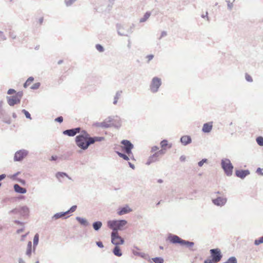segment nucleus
Returning a JSON list of instances; mask_svg holds the SVG:
<instances>
[{"label": "nucleus", "mask_w": 263, "mask_h": 263, "mask_svg": "<svg viewBox=\"0 0 263 263\" xmlns=\"http://www.w3.org/2000/svg\"><path fill=\"white\" fill-rule=\"evenodd\" d=\"M90 135L85 130H82L80 134L75 138L77 146L83 151L86 150L90 145L89 141Z\"/></svg>", "instance_id": "f257e3e1"}, {"label": "nucleus", "mask_w": 263, "mask_h": 263, "mask_svg": "<svg viewBox=\"0 0 263 263\" xmlns=\"http://www.w3.org/2000/svg\"><path fill=\"white\" fill-rule=\"evenodd\" d=\"M127 223V221L124 219L120 220H111L107 221V226L112 230L111 233V235L114 233L119 235L118 231H121L123 229Z\"/></svg>", "instance_id": "f03ea898"}, {"label": "nucleus", "mask_w": 263, "mask_h": 263, "mask_svg": "<svg viewBox=\"0 0 263 263\" xmlns=\"http://www.w3.org/2000/svg\"><path fill=\"white\" fill-rule=\"evenodd\" d=\"M111 242L115 246L112 250L113 254L116 256L121 257L122 255V253L119 245H123L124 243V239L120 236L113 233L111 235Z\"/></svg>", "instance_id": "7ed1b4c3"}, {"label": "nucleus", "mask_w": 263, "mask_h": 263, "mask_svg": "<svg viewBox=\"0 0 263 263\" xmlns=\"http://www.w3.org/2000/svg\"><path fill=\"white\" fill-rule=\"evenodd\" d=\"M221 166L227 176H231L232 175L234 166L229 159H222L221 160Z\"/></svg>", "instance_id": "20e7f679"}, {"label": "nucleus", "mask_w": 263, "mask_h": 263, "mask_svg": "<svg viewBox=\"0 0 263 263\" xmlns=\"http://www.w3.org/2000/svg\"><path fill=\"white\" fill-rule=\"evenodd\" d=\"M116 27L118 33L119 35L128 36L129 34L132 33L133 29L134 28L135 26L134 24H133L131 26L128 27L126 25L117 24Z\"/></svg>", "instance_id": "39448f33"}, {"label": "nucleus", "mask_w": 263, "mask_h": 263, "mask_svg": "<svg viewBox=\"0 0 263 263\" xmlns=\"http://www.w3.org/2000/svg\"><path fill=\"white\" fill-rule=\"evenodd\" d=\"M161 85V79L157 77H155L152 79L149 89L152 93H156L159 91Z\"/></svg>", "instance_id": "423d86ee"}, {"label": "nucleus", "mask_w": 263, "mask_h": 263, "mask_svg": "<svg viewBox=\"0 0 263 263\" xmlns=\"http://www.w3.org/2000/svg\"><path fill=\"white\" fill-rule=\"evenodd\" d=\"M122 150L127 155H132V149L134 145L128 140H123L121 141Z\"/></svg>", "instance_id": "0eeeda50"}, {"label": "nucleus", "mask_w": 263, "mask_h": 263, "mask_svg": "<svg viewBox=\"0 0 263 263\" xmlns=\"http://www.w3.org/2000/svg\"><path fill=\"white\" fill-rule=\"evenodd\" d=\"M211 258L216 262H218L222 258V254L219 248L212 249L210 250Z\"/></svg>", "instance_id": "6e6552de"}, {"label": "nucleus", "mask_w": 263, "mask_h": 263, "mask_svg": "<svg viewBox=\"0 0 263 263\" xmlns=\"http://www.w3.org/2000/svg\"><path fill=\"white\" fill-rule=\"evenodd\" d=\"M29 154V152L25 149L16 151L14 156V161H21Z\"/></svg>", "instance_id": "1a4fd4ad"}, {"label": "nucleus", "mask_w": 263, "mask_h": 263, "mask_svg": "<svg viewBox=\"0 0 263 263\" xmlns=\"http://www.w3.org/2000/svg\"><path fill=\"white\" fill-rule=\"evenodd\" d=\"M111 120V126L115 128L119 129L122 126V120L121 118L117 116H109Z\"/></svg>", "instance_id": "9d476101"}, {"label": "nucleus", "mask_w": 263, "mask_h": 263, "mask_svg": "<svg viewBox=\"0 0 263 263\" xmlns=\"http://www.w3.org/2000/svg\"><path fill=\"white\" fill-rule=\"evenodd\" d=\"M167 240H168L171 243L173 244H179L181 246L182 245L183 240L180 237H179L178 236L173 234H169L167 236Z\"/></svg>", "instance_id": "9b49d317"}, {"label": "nucleus", "mask_w": 263, "mask_h": 263, "mask_svg": "<svg viewBox=\"0 0 263 263\" xmlns=\"http://www.w3.org/2000/svg\"><path fill=\"white\" fill-rule=\"evenodd\" d=\"M81 129H82L81 127H78L76 128L65 130L63 132V134L69 137H73L77 134L80 133L82 131Z\"/></svg>", "instance_id": "f8f14e48"}, {"label": "nucleus", "mask_w": 263, "mask_h": 263, "mask_svg": "<svg viewBox=\"0 0 263 263\" xmlns=\"http://www.w3.org/2000/svg\"><path fill=\"white\" fill-rule=\"evenodd\" d=\"M227 201V198L225 197L219 196L212 199L213 203L218 206H222L226 204Z\"/></svg>", "instance_id": "ddd939ff"}, {"label": "nucleus", "mask_w": 263, "mask_h": 263, "mask_svg": "<svg viewBox=\"0 0 263 263\" xmlns=\"http://www.w3.org/2000/svg\"><path fill=\"white\" fill-rule=\"evenodd\" d=\"M133 210L127 205L126 204L123 207H120L118 209L117 214L119 215H123L131 212Z\"/></svg>", "instance_id": "4468645a"}, {"label": "nucleus", "mask_w": 263, "mask_h": 263, "mask_svg": "<svg viewBox=\"0 0 263 263\" xmlns=\"http://www.w3.org/2000/svg\"><path fill=\"white\" fill-rule=\"evenodd\" d=\"M6 99L8 104L10 106H13L15 104H19L21 102L19 98H17L15 96H13L12 97L7 96Z\"/></svg>", "instance_id": "2eb2a0df"}, {"label": "nucleus", "mask_w": 263, "mask_h": 263, "mask_svg": "<svg viewBox=\"0 0 263 263\" xmlns=\"http://www.w3.org/2000/svg\"><path fill=\"white\" fill-rule=\"evenodd\" d=\"M250 172L248 170H237L235 171V175L237 177L242 179L250 174Z\"/></svg>", "instance_id": "dca6fc26"}, {"label": "nucleus", "mask_w": 263, "mask_h": 263, "mask_svg": "<svg viewBox=\"0 0 263 263\" xmlns=\"http://www.w3.org/2000/svg\"><path fill=\"white\" fill-rule=\"evenodd\" d=\"M192 138L190 136L184 135L180 139V141L184 146L187 145L192 143Z\"/></svg>", "instance_id": "f3484780"}, {"label": "nucleus", "mask_w": 263, "mask_h": 263, "mask_svg": "<svg viewBox=\"0 0 263 263\" xmlns=\"http://www.w3.org/2000/svg\"><path fill=\"white\" fill-rule=\"evenodd\" d=\"M213 128V123L212 122H207L203 124L202 132L204 133H209L211 132Z\"/></svg>", "instance_id": "a211bd4d"}, {"label": "nucleus", "mask_w": 263, "mask_h": 263, "mask_svg": "<svg viewBox=\"0 0 263 263\" xmlns=\"http://www.w3.org/2000/svg\"><path fill=\"white\" fill-rule=\"evenodd\" d=\"M67 214L66 212L57 213L52 216L51 219L52 220H54L58 219L59 218L66 219L69 217V216H66Z\"/></svg>", "instance_id": "6ab92c4d"}, {"label": "nucleus", "mask_w": 263, "mask_h": 263, "mask_svg": "<svg viewBox=\"0 0 263 263\" xmlns=\"http://www.w3.org/2000/svg\"><path fill=\"white\" fill-rule=\"evenodd\" d=\"M159 161V158H158V157L157 156V154H156V153H155L154 154H153V155H151L146 162V164L147 165H150L151 164H152V163H154L155 162H157Z\"/></svg>", "instance_id": "aec40b11"}, {"label": "nucleus", "mask_w": 263, "mask_h": 263, "mask_svg": "<svg viewBox=\"0 0 263 263\" xmlns=\"http://www.w3.org/2000/svg\"><path fill=\"white\" fill-rule=\"evenodd\" d=\"M111 118L108 116L103 122H102V128L106 129L111 127Z\"/></svg>", "instance_id": "412c9836"}, {"label": "nucleus", "mask_w": 263, "mask_h": 263, "mask_svg": "<svg viewBox=\"0 0 263 263\" xmlns=\"http://www.w3.org/2000/svg\"><path fill=\"white\" fill-rule=\"evenodd\" d=\"M13 189L14 191L17 193L25 194L27 192V190L25 188L21 187L18 184H15Z\"/></svg>", "instance_id": "4be33fe9"}, {"label": "nucleus", "mask_w": 263, "mask_h": 263, "mask_svg": "<svg viewBox=\"0 0 263 263\" xmlns=\"http://www.w3.org/2000/svg\"><path fill=\"white\" fill-rule=\"evenodd\" d=\"M123 93L122 90H119L116 91L114 98L113 104L117 105L118 100L121 97Z\"/></svg>", "instance_id": "5701e85b"}, {"label": "nucleus", "mask_w": 263, "mask_h": 263, "mask_svg": "<svg viewBox=\"0 0 263 263\" xmlns=\"http://www.w3.org/2000/svg\"><path fill=\"white\" fill-rule=\"evenodd\" d=\"M116 154L121 158H123L125 160H129V158L133 157V155H127L126 153H123L118 151L116 152Z\"/></svg>", "instance_id": "b1692460"}, {"label": "nucleus", "mask_w": 263, "mask_h": 263, "mask_svg": "<svg viewBox=\"0 0 263 263\" xmlns=\"http://www.w3.org/2000/svg\"><path fill=\"white\" fill-rule=\"evenodd\" d=\"M104 140V137H91L90 136L89 141L90 145L95 143L96 142H100Z\"/></svg>", "instance_id": "393cba45"}, {"label": "nucleus", "mask_w": 263, "mask_h": 263, "mask_svg": "<svg viewBox=\"0 0 263 263\" xmlns=\"http://www.w3.org/2000/svg\"><path fill=\"white\" fill-rule=\"evenodd\" d=\"M29 209L27 206H23L20 208V214L22 216L28 215Z\"/></svg>", "instance_id": "a878e982"}, {"label": "nucleus", "mask_w": 263, "mask_h": 263, "mask_svg": "<svg viewBox=\"0 0 263 263\" xmlns=\"http://www.w3.org/2000/svg\"><path fill=\"white\" fill-rule=\"evenodd\" d=\"M182 246H185L187 248H189L190 250L193 251L194 250L192 249V248L194 246V242L193 241H190L188 240H183V242L182 243Z\"/></svg>", "instance_id": "bb28decb"}, {"label": "nucleus", "mask_w": 263, "mask_h": 263, "mask_svg": "<svg viewBox=\"0 0 263 263\" xmlns=\"http://www.w3.org/2000/svg\"><path fill=\"white\" fill-rule=\"evenodd\" d=\"M76 219L83 226L87 227L89 225L88 221L84 218L78 216L76 217Z\"/></svg>", "instance_id": "cd10ccee"}, {"label": "nucleus", "mask_w": 263, "mask_h": 263, "mask_svg": "<svg viewBox=\"0 0 263 263\" xmlns=\"http://www.w3.org/2000/svg\"><path fill=\"white\" fill-rule=\"evenodd\" d=\"M39 234L36 233L35 234L33 237V252H34L36 247L37 246L39 243Z\"/></svg>", "instance_id": "c85d7f7f"}, {"label": "nucleus", "mask_w": 263, "mask_h": 263, "mask_svg": "<svg viewBox=\"0 0 263 263\" xmlns=\"http://www.w3.org/2000/svg\"><path fill=\"white\" fill-rule=\"evenodd\" d=\"M92 228L94 230L98 231L102 226V222L100 221H97L92 223Z\"/></svg>", "instance_id": "c756f323"}, {"label": "nucleus", "mask_w": 263, "mask_h": 263, "mask_svg": "<svg viewBox=\"0 0 263 263\" xmlns=\"http://www.w3.org/2000/svg\"><path fill=\"white\" fill-rule=\"evenodd\" d=\"M64 177H66L67 178H68L69 179L71 180V178L70 177H69L67 174H66V173H64V172H58L57 174H56V177L58 179H60L61 178H63Z\"/></svg>", "instance_id": "7c9ffc66"}, {"label": "nucleus", "mask_w": 263, "mask_h": 263, "mask_svg": "<svg viewBox=\"0 0 263 263\" xmlns=\"http://www.w3.org/2000/svg\"><path fill=\"white\" fill-rule=\"evenodd\" d=\"M32 253V242L31 241H29L27 244V248L26 252V254L29 257L31 256Z\"/></svg>", "instance_id": "2f4dec72"}, {"label": "nucleus", "mask_w": 263, "mask_h": 263, "mask_svg": "<svg viewBox=\"0 0 263 263\" xmlns=\"http://www.w3.org/2000/svg\"><path fill=\"white\" fill-rule=\"evenodd\" d=\"M151 15V13L149 11H147L144 15H143V17L141 18L140 20V23H143L146 22L148 18L149 17V16Z\"/></svg>", "instance_id": "473e14b6"}, {"label": "nucleus", "mask_w": 263, "mask_h": 263, "mask_svg": "<svg viewBox=\"0 0 263 263\" xmlns=\"http://www.w3.org/2000/svg\"><path fill=\"white\" fill-rule=\"evenodd\" d=\"M0 119H2L3 122L8 124L11 123V120L9 117H5L3 116H0Z\"/></svg>", "instance_id": "72a5a7b5"}, {"label": "nucleus", "mask_w": 263, "mask_h": 263, "mask_svg": "<svg viewBox=\"0 0 263 263\" xmlns=\"http://www.w3.org/2000/svg\"><path fill=\"white\" fill-rule=\"evenodd\" d=\"M161 147L163 149H166V147L168 145V141L166 139H164L160 142Z\"/></svg>", "instance_id": "f704fd0d"}, {"label": "nucleus", "mask_w": 263, "mask_h": 263, "mask_svg": "<svg viewBox=\"0 0 263 263\" xmlns=\"http://www.w3.org/2000/svg\"><path fill=\"white\" fill-rule=\"evenodd\" d=\"M223 263H237V260L235 257L232 256Z\"/></svg>", "instance_id": "c9c22d12"}, {"label": "nucleus", "mask_w": 263, "mask_h": 263, "mask_svg": "<svg viewBox=\"0 0 263 263\" xmlns=\"http://www.w3.org/2000/svg\"><path fill=\"white\" fill-rule=\"evenodd\" d=\"M34 80V78L32 77H30L29 78H28V79L27 80V81H26V82L24 84V87L25 88H27V86L31 83Z\"/></svg>", "instance_id": "e433bc0d"}, {"label": "nucleus", "mask_w": 263, "mask_h": 263, "mask_svg": "<svg viewBox=\"0 0 263 263\" xmlns=\"http://www.w3.org/2000/svg\"><path fill=\"white\" fill-rule=\"evenodd\" d=\"M152 260L155 263H163L164 262L163 258L160 257L153 258Z\"/></svg>", "instance_id": "4c0bfd02"}, {"label": "nucleus", "mask_w": 263, "mask_h": 263, "mask_svg": "<svg viewBox=\"0 0 263 263\" xmlns=\"http://www.w3.org/2000/svg\"><path fill=\"white\" fill-rule=\"evenodd\" d=\"M256 141L258 145L260 146H263V137L258 136L256 138Z\"/></svg>", "instance_id": "58836bf2"}, {"label": "nucleus", "mask_w": 263, "mask_h": 263, "mask_svg": "<svg viewBox=\"0 0 263 263\" xmlns=\"http://www.w3.org/2000/svg\"><path fill=\"white\" fill-rule=\"evenodd\" d=\"M95 47L96 49L100 52H103L104 51L105 49L103 46L99 44H97L96 45Z\"/></svg>", "instance_id": "ea45409f"}, {"label": "nucleus", "mask_w": 263, "mask_h": 263, "mask_svg": "<svg viewBox=\"0 0 263 263\" xmlns=\"http://www.w3.org/2000/svg\"><path fill=\"white\" fill-rule=\"evenodd\" d=\"M77 0H65L64 3L67 7L71 6Z\"/></svg>", "instance_id": "a19ab883"}, {"label": "nucleus", "mask_w": 263, "mask_h": 263, "mask_svg": "<svg viewBox=\"0 0 263 263\" xmlns=\"http://www.w3.org/2000/svg\"><path fill=\"white\" fill-rule=\"evenodd\" d=\"M22 112L25 115L26 118L29 119L30 120L31 119V115H30V113L27 110L24 109L22 110Z\"/></svg>", "instance_id": "79ce46f5"}, {"label": "nucleus", "mask_w": 263, "mask_h": 263, "mask_svg": "<svg viewBox=\"0 0 263 263\" xmlns=\"http://www.w3.org/2000/svg\"><path fill=\"white\" fill-rule=\"evenodd\" d=\"M77 208V206L76 205H72L68 211H66L67 214H69L72 212H74Z\"/></svg>", "instance_id": "37998d69"}, {"label": "nucleus", "mask_w": 263, "mask_h": 263, "mask_svg": "<svg viewBox=\"0 0 263 263\" xmlns=\"http://www.w3.org/2000/svg\"><path fill=\"white\" fill-rule=\"evenodd\" d=\"M208 161V159L206 158L202 159L201 161L198 162V165L199 167H201L204 163H207Z\"/></svg>", "instance_id": "c03bdc74"}, {"label": "nucleus", "mask_w": 263, "mask_h": 263, "mask_svg": "<svg viewBox=\"0 0 263 263\" xmlns=\"http://www.w3.org/2000/svg\"><path fill=\"white\" fill-rule=\"evenodd\" d=\"M262 237H260L258 239H255L254 240V245L255 246H258L260 243H262L263 242H262Z\"/></svg>", "instance_id": "a18cd8bd"}, {"label": "nucleus", "mask_w": 263, "mask_h": 263, "mask_svg": "<svg viewBox=\"0 0 263 263\" xmlns=\"http://www.w3.org/2000/svg\"><path fill=\"white\" fill-rule=\"evenodd\" d=\"M41 85V83L39 82L34 83L31 87V89H37Z\"/></svg>", "instance_id": "49530a36"}, {"label": "nucleus", "mask_w": 263, "mask_h": 263, "mask_svg": "<svg viewBox=\"0 0 263 263\" xmlns=\"http://www.w3.org/2000/svg\"><path fill=\"white\" fill-rule=\"evenodd\" d=\"M165 150L166 149H163L162 148L161 149L158 150L157 152L155 153L156 154H157V156L159 157L160 155H163L165 153Z\"/></svg>", "instance_id": "de8ad7c7"}, {"label": "nucleus", "mask_w": 263, "mask_h": 263, "mask_svg": "<svg viewBox=\"0 0 263 263\" xmlns=\"http://www.w3.org/2000/svg\"><path fill=\"white\" fill-rule=\"evenodd\" d=\"M245 78L248 82H252L253 81V79L251 76L247 73L246 74Z\"/></svg>", "instance_id": "09e8293b"}, {"label": "nucleus", "mask_w": 263, "mask_h": 263, "mask_svg": "<svg viewBox=\"0 0 263 263\" xmlns=\"http://www.w3.org/2000/svg\"><path fill=\"white\" fill-rule=\"evenodd\" d=\"M9 213H11V214H20V208L19 209L15 208V209H14L11 210L9 212Z\"/></svg>", "instance_id": "8fccbe9b"}, {"label": "nucleus", "mask_w": 263, "mask_h": 263, "mask_svg": "<svg viewBox=\"0 0 263 263\" xmlns=\"http://www.w3.org/2000/svg\"><path fill=\"white\" fill-rule=\"evenodd\" d=\"M134 253L135 255L141 256V257L144 258H145L146 255L145 253H141V252H134Z\"/></svg>", "instance_id": "3c124183"}, {"label": "nucleus", "mask_w": 263, "mask_h": 263, "mask_svg": "<svg viewBox=\"0 0 263 263\" xmlns=\"http://www.w3.org/2000/svg\"><path fill=\"white\" fill-rule=\"evenodd\" d=\"M3 104V101H0V116H3V115H4V111H3V110L2 108Z\"/></svg>", "instance_id": "603ef678"}, {"label": "nucleus", "mask_w": 263, "mask_h": 263, "mask_svg": "<svg viewBox=\"0 0 263 263\" xmlns=\"http://www.w3.org/2000/svg\"><path fill=\"white\" fill-rule=\"evenodd\" d=\"M54 120L55 122L62 123L63 121V118L62 116H59Z\"/></svg>", "instance_id": "864d4df0"}, {"label": "nucleus", "mask_w": 263, "mask_h": 263, "mask_svg": "<svg viewBox=\"0 0 263 263\" xmlns=\"http://www.w3.org/2000/svg\"><path fill=\"white\" fill-rule=\"evenodd\" d=\"M23 93L22 91H19L16 93V94L15 95V97H16L17 98H19L20 100L21 101L22 97H23Z\"/></svg>", "instance_id": "5fc2aeb1"}, {"label": "nucleus", "mask_w": 263, "mask_h": 263, "mask_svg": "<svg viewBox=\"0 0 263 263\" xmlns=\"http://www.w3.org/2000/svg\"><path fill=\"white\" fill-rule=\"evenodd\" d=\"M93 126L96 127L102 128V122H96L93 123Z\"/></svg>", "instance_id": "6e6d98bb"}, {"label": "nucleus", "mask_w": 263, "mask_h": 263, "mask_svg": "<svg viewBox=\"0 0 263 263\" xmlns=\"http://www.w3.org/2000/svg\"><path fill=\"white\" fill-rule=\"evenodd\" d=\"M159 148L158 146H153L152 148H151V152L153 153V152H157L158 150H159Z\"/></svg>", "instance_id": "4d7b16f0"}, {"label": "nucleus", "mask_w": 263, "mask_h": 263, "mask_svg": "<svg viewBox=\"0 0 263 263\" xmlns=\"http://www.w3.org/2000/svg\"><path fill=\"white\" fill-rule=\"evenodd\" d=\"M96 245H97L98 247H99V248H103L104 247V245H103V244L102 242V241H97V242H96Z\"/></svg>", "instance_id": "13d9d810"}, {"label": "nucleus", "mask_w": 263, "mask_h": 263, "mask_svg": "<svg viewBox=\"0 0 263 263\" xmlns=\"http://www.w3.org/2000/svg\"><path fill=\"white\" fill-rule=\"evenodd\" d=\"M204 263H216L215 261H214L212 258L211 259H206L204 261Z\"/></svg>", "instance_id": "bf43d9fd"}, {"label": "nucleus", "mask_w": 263, "mask_h": 263, "mask_svg": "<svg viewBox=\"0 0 263 263\" xmlns=\"http://www.w3.org/2000/svg\"><path fill=\"white\" fill-rule=\"evenodd\" d=\"M15 92H16V91L14 89H12V88L9 89L7 91V93L8 95H12Z\"/></svg>", "instance_id": "052dcab7"}, {"label": "nucleus", "mask_w": 263, "mask_h": 263, "mask_svg": "<svg viewBox=\"0 0 263 263\" xmlns=\"http://www.w3.org/2000/svg\"><path fill=\"white\" fill-rule=\"evenodd\" d=\"M0 39L2 40H6V37H5V35L4 34L3 32L1 31H0Z\"/></svg>", "instance_id": "680f3d73"}, {"label": "nucleus", "mask_w": 263, "mask_h": 263, "mask_svg": "<svg viewBox=\"0 0 263 263\" xmlns=\"http://www.w3.org/2000/svg\"><path fill=\"white\" fill-rule=\"evenodd\" d=\"M17 180L22 184H23L24 185L26 184V181H25V180L19 178V179H17Z\"/></svg>", "instance_id": "e2e57ef3"}, {"label": "nucleus", "mask_w": 263, "mask_h": 263, "mask_svg": "<svg viewBox=\"0 0 263 263\" xmlns=\"http://www.w3.org/2000/svg\"><path fill=\"white\" fill-rule=\"evenodd\" d=\"M262 169L260 167L257 168L256 170V173L260 174L261 176H263V172H262Z\"/></svg>", "instance_id": "0e129e2a"}, {"label": "nucleus", "mask_w": 263, "mask_h": 263, "mask_svg": "<svg viewBox=\"0 0 263 263\" xmlns=\"http://www.w3.org/2000/svg\"><path fill=\"white\" fill-rule=\"evenodd\" d=\"M179 159H180V161L184 162L186 160V157L184 155H182L180 157Z\"/></svg>", "instance_id": "69168bd1"}, {"label": "nucleus", "mask_w": 263, "mask_h": 263, "mask_svg": "<svg viewBox=\"0 0 263 263\" xmlns=\"http://www.w3.org/2000/svg\"><path fill=\"white\" fill-rule=\"evenodd\" d=\"M146 58L148 59V62H149L151 60H152L154 58V55L149 54L146 57Z\"/></svg>", "instance_id": "338daca9"}, {"label": "nucleus", "mask_w": 263, "mask_h": 263, "mask_svg": "<svg viewBox=\"0 0 263 263\" xmlns=\"http://www.w3.org/2000/svg\"><path fill=\"white\" fill-rule=\"evenodd\" d=\"M233 4L231 3L229 1H228V8L229 10H231L233 7Z\"/></svg>", "instance_id": "774afa93"}]
</instances>
